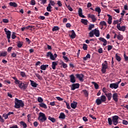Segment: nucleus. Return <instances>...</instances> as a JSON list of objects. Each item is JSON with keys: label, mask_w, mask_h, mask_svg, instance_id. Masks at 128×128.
Wrapping results in <instances>:
<instances>
[{"label": "nucleus", "mask_w": 128, "mask_h": 128, "mask_svg": "<svg viewBox=\"0 0 128 128\" xmlns=\"http://www.w3.org/2000/svg\"><path fill=\"white\" fill-rule=\"evenodd\" d=\"M57 57L58 54H54V55L52 54L51 56H50V58L52 60H55Z\"/></svg>", "instance_id": "obj_24"}, {"label": "nucleus", "mask_w": 128, "mask_h": 128, "mask_svg": "<svg viewBox=\"0 0 128 128\" xmlns=\"http://www.w3.org/2000/svg\"><path fill=\"white\" fill-rule=\"evenodd\" d=\"M38 120L41 124H42V122H44L46 120V114H44V113L40 112L39 113V116Z\"/></svg>", "instance_id": "obj_3"}, {"label": "nucleus", "mask_w": 128, "mask_h": 128, "mask_svg": "<svg viewBox=\"0 0 128 128\" xmlns=\"http://www.w3.org/2000/svg\"><path fill=\"white\" fill-rule=\"evenodd\" d=\"M16 38V32H12V40H14Z\"/></svg>", "instance_id": "obj_51"}, {"label": "nucleus", "mask_w": 128, "mask_h": 128, "mask_svg": "<svg viewBox=\"0 0 128 128\" xmlns=\"http://www.w3.org/2000/svg\"><path fill=\"white\" fill-rule=\"evenodd\" d=\"M88 18H92L93 22H96V16H94V14H88Z\"/></svg>", "instance_id": "obj_13"}, {"label": "nucleus", "mask_w": 128, "mask_h": 128, "mask_svg": "<svg viewBox=\"0 0 128 128\" xmlns=\"http://www.w3.org/2000/svg\"><path fill=\"white\" fill-rule=\"evenodd\" d=\"M4 30L6 32V35L7 38H10V34H12V32L8 30L6 28L4 29Z\"/></svg>", "instance_id": "obj_8"}, {"label": "nucleus", "mask_w": 128, "mask_h": 128, "mask_svg": "<svg viewBox=\"0 0 128 128\" xmlns=\"http://www.w3.org/2000/svg\"><path fill=\"white\" fill-rule=\"evenodd\" d=\"M108 68V61L105 60L104 63L102 64V68L101 71L102 74H106V70Z\"/></svg>", "instance_id": "obj_4"}, {"label": "nucleus", "mask_w": 128, "mask_h": 128, "mask_svg": "<svg viewBox=\"0 0 128 128\" xmlns=\"http://www.w3.org/2000/svg\"><path fill=\"white\" fill-rule=\"evenodd\" d=\"M88 58H90V54H88L86 56L84 57V60H86Z\"/></svg>", "instance_id": "obj_38"}, {"label": "nucleus", "mask_w": 128, "mask_h": 128, "mask_svg": "<svg viewBox=\"0 0 128 128\" xmlns=\"http://www.w3.org/2000/svg\"><path fill=\"white\" fill-rule=\"evenodd\" d=\"M115 58H116V60H118V62H120L122 60V58L120 56H118V54H116Z\"/></svg>", "instance_id": "obj_29"}, {"label": "nucleus", "mask_w": 128, "mask_h": 128, "mask_svg": "<svg viewBox=\"0 0 128 128\" xmlns=\"http://www.w3.org/2000/svg\"><path fill=\"white\" fill-rule=\"evenodd\" d=\"M72 32V34H69V36H70L71 38H76V32H74V30H72L71 31Z\"/></svg>", "instance_id": "obj_18"}, {"label": "nucleus", "mask_w": 128, "mask_h": 128, "mask_svg": "<svg viewBox=\"0 0 128 128\" xmlns=\"http://www.w3.org/2000/svg\"><path fill=\"white\" fill-rule=\"evenodd\" d=\"M8 55V52H0V58L2 56H6Z\"/></svg>", "instance_id": "obj_30"}, {"label": "nucleus", "mask_w": 128, "mask_h": 128, "mask_svg": "<svg viewBox=\"0 0 128 128\" xmlns=\"http://www.w3.org/2000/svg\"><path fill=\"white\" fill-rule=\"evenodd\" d=\"M47 68H48V64H42L40 66V70H46Z\"/></svg>", "instance_id": "obj_22"}, {"label": "nucleus", "mask_w": 128, "mask_h": 128, "mask_svg": "<svg viewBox=\"0 0 128 128\" xmlns=\"http://www.w3.org/2000/svg\"><path fill=\"white\" fill-rule=\"evenodd\" d=\"M94 30H92V31H90L89 33V36L90 38H92V36H94Z\"/></svg>", "instance_id": "obj_49"}, {"label": "nucleus", "mask_w": 128, "mask_h": 128, "mask_svg": "<svg viewBox=\"0 0 128 128\" xmlns=\"http://www.w3.org/2000/svg\"><path fill=\"white\" fill-rule=\"evenodd\" d=\"M112 98L113 100H114L115 102H118V93H114L112 95Z\"/></svg>", "instance_id": "obj_6"}, {"label": "nucleus", "mask_w": 128, "mask_h": 128, "mask_svg": "<svg viewBox=\"0 0 128 128\" xmlns=\"http://www.w3.org/2000/svg\"><path fill=\"white\" fill-rule=\"evenodd\" d=\"M112 48V46L108 45V50L110 51Z\"/></svg>", "instance_id": "obj_62"}, {"label": "nucleus", "mask_w": 128, "mask_h": 128, "mask_svg": "<svg viewBox=\"0 0 128 128\" xmlns=\"http://www.w3.org/2000/svg\"><path fill=\"white\" fill-rule=\"evenodd\" d=\"M66 6V8H68V10H70V12H72L74 10L72 9V7H70V5L66 4H65Z\"/></svg>", "instance_id": "obj_43"}, {"label": "nucleus", "mask_w": 128, "mask_h": 128, "mask_svg": "<svg viewBox=\"0 0 128 128\" xmlns=\"http://www.w3.org/2000/svg\"><path fill=\"white\" fill-rule=\"evenodd\" d=\"M99 40H100V42H104L103 46H106L108 44V42L106 41V40L104 39V38L101 37L99 38Z\"/></svg>", "instance_id": "obj_15"}, {"label": "nucleus", "mask_w": 128, "mask_h": 128, "mask_svg": "<svg viewBox=\"0 0 128 128\" xmlns=\"http://www.w3.org/2000/svg\"><path fill=\"white\" fill-rule=\"evenodd\" d=\"M100 100H102V102H104L106 101V97L104 95H102L100 96Z\"/></svg>", "instance_id": "obj_28"}, {"label": "nucleus", "mask_w": 128, "mask_h": 128, "mask_svg": "<svg viewBox=\"0 0 128 128\" xmlns=\"http://www.w3.org/2000/svg\"><path fill=\"white\" fill-rule=\"evenodd\" d=\"M20 126H22L23 128H28V125L26 124V122H24V121H21L20 122Z\"/></svg>", "instance_id": "obj_27"}, {"label": "nucleus", "mask_w": 128, "mask_h": 128, "mask_svg": "<svg viewBox=\"0 0 128 128\" xmlns=\"http://www.w3.org/2000/svg\"><path fill=\"white\" fill-rule=\"evenodd\" d=\"M78 106V102L74 101L73 102L71 103L70 106L72 108L76 109Z\"/></svg>", "instance_id": "obj_21"}, {"label": "nucleus", "mask_w": 128, "mask_h": 128, "mask_svg": "<svg viewBox=\"0 0 128 128\" xmlns=\"http://www.w3.org/2000/svg\"><path fill=\"white\" fill-rule=\"evenodd\" d=\"M2 22L4 24H8V19H3Z\"/></svg>", "instance_id": "obj_64"}, {"label": "nucleus", "mask_w": 128, "mask_h": 128, "mask_svg": "<svg viewBox=\"0 0 128 128\" xmlns=\"http://www.w3.org/2000/svg\"><path fill=\"white\" fill-rule=\"evenodd\" d=\"M88 20H86V19H82L81 20V22H82V24H83L85 26H88Z\"/></svg>", "instance_id": "obj_34"}, {"label": "nucleus", "mask_w": 128, "mask_h": 128, "mask_svg": "<svg viewBox=\"0 0 128 128\" xmlns=\"http://www.w3.org/2000/svg\"><path fill=\"white\" fill-rule=\"evenodd\" d=\"M116 28L120 32H124L126 30V26H120V23L117 24Z\"/></svg>", "instance_id": "obj_7"}, {"label": "nucleus", "mask_w": 128, "mask_h": 128, "mask_svg": "<svg viewBox=\"0 0 128 128\" xmlns=\"http://www.w3.org/2000/svg\"><path fill=\"white\" fill-rule=\"evenodd\" d=\"M18 86L20 88V90H26V88H28V82H22L19 81L18 83Z\"/></svg>", "instance_id": "obj_1"}, {"label": "nucleus", "mask_w": 128, "mask_h": 128, "mask_svg": "<svg viewBox=\"0 0 128 128\" xmlns=\"http://www.w3.org/2000/svg\"><path fill=\"white\" fill-rule=\"evenodd\" d=\"M82 48L83 50H88V45H86V44H83Z\"/></svg>", "instance_id": "obj_50"}, {"label": "nucleus", "mask_w": 128, "mask_h": 128, "mask_svg": "<svg viewBox=\"0 0 128 128\" xmlns=\"http://www.w3.org/2000/svg\"><path fill=\"white\" fill-rule=\"evenodd\" d=\"M119 118H120V117H118V116H112V122L114 126H116L118 124Z\"/></svg>", "instance_id": "obj_5"}, {"label": "nucleus", "mask_w": 128, "mask_h": 128, "mask_svg": "<svg viewBox=\"0 0 128 128\" xmlns=\"http://www.w3.org/2000/svg\"><path fill=\"white\" fill-rule=\"evenodd\" d=\"M58 118L62 120H64V118H66V114H64V112H61L58 116Z\"/></svg>", "instance_id": "obj_26"}, {"label": "nucleus", "mask_w": 128, "mask_h": 128, "mask_svg": "<svg viewBox=\"0 0 128 128\" xmlns=\"http://www.w3.org/2000/svg\"><path fill=\"white\" fill-rule=\"evenodd\" d=\"M36 78H38V80H42V76H40V74H36Z\"/></svg>", "instance_id": "obj_57"}, {"label": "nucleus", "mask_w": 128, "mask_h": 128, "mask_svg": "<svg viewBox=\"0 0 128 128\" xmlns=\"http://www.w3.org/2000/svg\"><path fill=\"white\" fill-rule=\"evenodd\" d=\"M52 54V52H48L46 55V56H47V58H48V57L50 58Z\"/></svg>", "instance_id": "obj_55"}, {"label": "nucleus", "mask_w": 128, "mask_h": 128, "mask_svg": "<svg viewBox=\"0 0 128 128\" xmlns=\"http://www.w3.org/2000/svg\"><path fill=\"white\" fill-rule=\"evenodd\" d=\"M57 4L58 5V6H62V2L60 0H58L57 2Z\"/></svg>", "instance_id": "obj_56"}, {"label": "nucleus", "mask_w": 128, "mask_h": 128, "mask_svg": "<svg viewBox=\"0 0 128 128\" xmlns=\"http://www.w3.org/2000/svg\"><path fill=\"white\" fill-rule=\"evenodd\" d=\"M118 88V85L116 84V83H112L110 84V88H114V90H116Z\"/></svg>", "instance_id": "obj_12"}, {"label": "nucleus", "mask_w": 128, "mask_h": 128, "mask_svg": "<svg viewBox=\"0 0 128 128\" xmlns=\"http://www.w3.org/2000/svg\"><path fill=\"white\" fill-rule=\"evenodd\" d=\"M70 82H72V84H74V82H76V77H74V75L71 74L70 76Z\"/></svg>", "instance_id": "obj_11"}, {"label": "nucleus", "mask_w": 128, "mask_h": 128, "mask_svg": "<svg viewBox=\"0 0 128 128\" xmlns=\"http://www.w3.org/2000/svg\"><path fill=\"white\" fill-rule=\"evenodd\" d=\"M92 84H94V88H96V90H98V84L96 82H92Z\"/></svg>", "instance_id": "obj_37"}, {"label": "nucleus", "mask_w": 128, "mask_h": 128, "mask_svg": "<svg viewBox=\"0 0 128 128\" xmlns=\"http://www.w3.org/2000/svg\"><path fill=\"white\" fill-rule=\"evenodd\" d=\"M96 102L97 104V106H100V104H102V102L100 98H97L96 100Z\"/></svg>", "instance_id": "obj_32"}, {"label": "nucleus", "mask_w": 128, "mask_h": 128, "mask_svg": "<svg viewBox=\"0 0 128 128\" xmlns=\"http://www.w3.org/2000/svg\"><path fill=\"white\" fill-rule=\"evenodd\" d=\"M60 30V28L58 26H55L52 28V32H56V30Z\"/></svg>", "instance_id": "obj_44"}, {"label": "nucleus", "mask_w": 128, "mask_h": 128, "mask_svg": "<svg viewBox=\"0 0 128 128\" xmlns=\"http://www.w3.org/2000/svg\"><path fill=\"white\" fill-rule=\"evenodd\" d=\"M82 92H84L85 96H86V98H88V90H82Z\"/></svg>", "instance_id": "obj_36"}, {"label": "nucleus", "mask_w": 128, "mask_h": 128, "mask_svg": "<svg viewBox=\"0 0 128 128\" xmlns=\"http://www.w3.org/2000/svg\"><path fill=\"white\" fill-rule=\"evenodd\" d=\"M117 38L118 40H124V36H122V35L118 34L117 36Z\"/></svg>", "instance_id": "obj_33"}, {"label": "nucleus", "mask_w": 128, "mask_h": 128, "mask_svg": "<svg viewBox=\"0 0 128 128\" xmlns=\"http://www.w3.org/2000/svg\"><path fill=\"white\" fill-rule=\"evenodd\" d=\"M124 58L126 62H128V56H126V54H124Z\"/></svg>", "instance_id": "obj_63"}, {"label": "nucleus", "mask_w": 128, "mask_h": 128, "mask_svg": "<svg viewBox=\"0 0 128 128\" xmlns=\"http://www.w3.org/2000/svg\"><path fill=\"white\" fill-rule=\"evenodd\" d=\"M56 66H58V63L56 62H52V70H56Z\"/></svg>", "instance_id": "obj_31"}, {"label": "nucleus", "mask_w": 128, "mask_h": 128, "mask_svg": "<svg viewBox=\"0 0 128 128\" xmlns=\"http://www.w3.org/2000/svg\"><path fill=\"white\" fill-rule=\"evenodd\" d=\"M30 82H31L30 84L32 86L33 88H36V86H38V84L35 82L34 81V80H30Z\"/></svg>", "instance_id": "obj_23"}, {"label": "nucleus", "mask_w": 128, "mask_h": 128, "mask_svg": "<svg viewBox=\"0 0 128 128\" xmlns=\"http://www.w3.org/2000/svg\"><path fill=\"white\" fill-rule=\"evenodd\" d=\"M24 103L22 100L18 99V98H15V108H24Z\"/></svg>", "instance_id": "obj_2"}, {"label": "nucleus", "mask_w": 128, "mask_h": 128, "mask_svg": "<svg viewBox=\"0 0 128 128\" xmlns=\"http://www.w3.org/2000/svg\"><path fill=\"white\" fill-rule=\"evenodd\" d=\"M78 12L79 16L83 18H85L84 15L82 14V8H78Z\"/></svg>", "instance_id": "obj_16"}, {"label": "nucleus", "mask_w": 128, "mask_h": 128, "mask_svg": "<svg viewBox=\"0 0 128 128\" xmlns=\"http://www.w3.org/2000/svg\"><path fill=\"white\" fill-rule=\"evenodd\" d=\"M38 102H40V104H42V102H44V99L42 98V97H38Z\"/></svg>", "instance_id": "obj_45"}, {"label": "nucleus", "mask_w": 128, "mask_h": 128, "mask_svg": "<svg viewBox=\"0 0 128 128\" xmlns=\"http://www.w3.org/2000/svg\"><path fill=\"white\" fill-rule=\"evenodd\" d=\"M9 4L10 6H13V8H18V4L14 2H10Z\"/></svg>", "instance_id": "obj_25"}, {"label": "nucleus", "mask_w": 128, "mask_h": 128, "mask_svg": "<svg viewBox=\"0 0 128 128\" xmlns=\"http://www.w3.org/2000/svg\"><path fill=\"white\" fill-rule=\"evenodd\" d=\"M107 16L108 17V24H112V16L110 14H108Z\"/></svg>", "instance_id": "obj_19"}, {"label": "nucleus", "mask_w": 128, "mask_h": 128, "mask_svg": "<svg viewBox=\"0 0 128 128\" xmlns=\"http://www.w3.org/2000/svg\"><path fill=\"white\" fill-rule=\"evenodd\" d=\"M20 74L22 78H26V72H20Z\"/></svg>", "instance_id": "obj_42"}, {"label": "nucleus", "mask_w": 128, "mask_h": 128, "mask_svg": "<svg viewBox=\"0 0 128 128\" xmlns=\"http://www.w3.org/2000/svg\"><path fill=\"white\" fill-rule=\"evenodd\" d=\"M46 10H48V12H52V6H50V4H48V6H47L46 8Z\"/></svg>", "instance_id": "obj_47"}, {"label": "nucleus", "mask_w": 128, "mask_h": 128, "mask_svg": "<svg viewBox=\"0 0 128 128\" xmlns=\"http://www.w3.org/2000/svg\"><path fill=\"white\" fill-rule=\"evenodd\" d=\"M48 120H50V122H56V118H52L50 116H49L48 117Z\"/></svg>", "instance_id": "obj_35"}, {"label": "nucleus", "mask_w": 128, "mask_h": 128, "mask_svg": "<svg viewBox=\"0 0 128 128\" xmlns=\"http://www.w3.org/2000/svg\"><path fill=\"white\" fill-rule=\"evenodd\" d=\"M38 20H45L46 17L44 16H40L38 18Z\"/></svg>", "instance_id": "obj_60"}, {"label": "nucleus", "mask_w": 128, "mask_h": 128, "mask_svg": "<svg viewBox=\"0 0 128 128\" xmlns=\"http://www.w3.org/2000/svg\"><path fill=\"white\" fill-rule=\"evenodd\" d=\"M105 96H106L108 101L110 100H112V93H105Z\"/></svg>", "instance_id": "obj_14"}, {"label": "nucleus", "mask_w": 128, "mask_h": 128, "mask_svg": "<svg viewBox=\"0 0 128 128\" xmlns=\"http://www.w3.org/2000/svg\"><path fill=\"white\" fill-rule=\"evenodd\" d=\"M93 30H94V34L97 38H98V36H100V30H97L96 28H95Z\"/></svg>", "instance_id": "obj_20"}, {"label": "nucleus", "mask_w": 128, "mask_h": 128, "mask_svg": "<svg viewBox=\"0 0 128 128\" xmlns=\"http://www.w3.org/2000/svg\"><path fill=\"white\" fill-rule=\"evenodd\" d=\"M12 78L15 80L14 82L16 84H18L19 82L20 81V80H18V78H16V77H13Z\"/></svg>", "instance_id": "obj_46"}, {"label": "nucleus", "mask_w": 128, "mask_h": 128, "mask_svg": "<svg viewBox=\"0 0 128 128\" xmlns=\"http://www.w3.org/2000/svg\"><path fill=\"white\" fill-rule=\"evenodd\" d=\"M94 28V24H91L89 26L88 30H92V29Z\"/></svg>", "instance_id": "obj_52"}, {"label": "nucleus", "mask_w": 128, "mask_h": 128, "mask_svg": "<svg viewBox=\"0 0 128 128\" xmlns=\"http://www.w3.org/2000/svg\"><path fill=\"white\" fill-rule=\"evenodd\" d=\"M122 124H123L125 126H128V120H122Z\"/></svg>", "instance_id": "obj_53"}, {"label": "nucleus", "mask_w": 128, "mask_h": 128, "mask_svg": "<svg viewBox=\"0 0 128 128\" xmlns=\"http://www.w3.org/2000/svg\"><path fill=\"white\" fill-rule=\"evenodd\" d=\"M76 78L80 80V82H84V74H76Z\"/></svg>", "instance_id": "obj_10"}, {"label": "nucleus", "mask_w": 128, "mask_h": 128, "mask_svg": "<svg viewBox=\"0 0 128 128\" xmlns=\"http://www.w3.org/2000/svg\"><path fill=\"white\" fill-rule=\"evenodd\" d=\"M38 106H40V108H44L45 110L48 108V106H46V104L44 102L40 103Z\"/></svg>", "instance_id": "obj_17"}, {"label": "nucleus", "mask_w": 128, "mask_h": 128, "mask_svg": "<svg viewBox=\"0 0 128 128\" xmlns=\"http://www.w3.org/2000/svg\"><path fill=\"white\" fill-rule=\"evenodd\" d=\"M100 26H106V22L104 21L100 22Z\"/></svg>", "instance_id": "obj_41"}, {"label": "nucleus", "mask_w": 128, "mask_h": 128, "mask_svg": "<svg viewBox=\"0 0 128 128\" xmlns=\"http://www.w3.org/2000/svg\"><path fill=\"white\" fill-rule=\"evenodd\" d=\"M112 24H118V20H114L112 22Z\"/></svg>", "instance_id": "obj_61"}, {"label": "nucleus", "mask_w": 128, "mask_h": 128, "mask_svg": "<svg viewBox=\"0 0 128 128\" xmlns=\"http://www.w3.org/2000/svg\"><path fill=\"white\" fill-rule=\"evenodd\" d=\"M95 11L97 12L98 14H100V12H102V9H100V7H96L95 8Z\"/></svg>", "instance_id": "obj_39"}, {"label": "nucleus", "mask_w": 128, "mask_h": 128, "mask_svg": "<svg viewBox=\"0 0 128 128\" xmlns=\"http://www.w3.org/2000/svg\"><path fill=\"white\" fill-rule=\"evenodd\" d=\"M108 120L109 126H112V118H108Z\"/></svg>", "instance_id": "obj_40"}, {"label": "nucleus", "mask_w": 128, "mask_h": 128, "mask_svg": "<svg viewBox=\"0 0 128 128\" xmlns=\"http://www.w3.org/2000/svg\"><path fill=\"white\" fill-rule=\"evenodd\" d=\"M2 116L4 118V120H6L8 118V115L6 114H3Z\"/></svg>", "instance_id": "obj_58"}, {"label": "nucleus", "mask_w": 128, "mask_h": 128, "mask_svg": "<svg viewBox=\"0 0 128 128\" xmlns=\"http://www.w3.org/2000/svg\"><path fill=\"white\" fill-rule=\"evenodd\" d=\"M62 66L64 68H68V64H66L62 62Z\"/></svg>", "instance_id": "obj_54"}, {"label": "nucleus", "mask_w": 128, "mask_h": 128, "mask_svg": "<svg viewBox=\"0 0 128 128\" xmlns=\"http://www.w3.org/2000/svg\"><path fill=\"white\" fill-rule=\"evenodd\" d=\"M26 40L28 42V44H30L32 41H30L28 38H26Z\"/></svg>", "instance_id": "obj_59"}, {"label": "nucleus", "mask_w": 128, "mask_h": 128, "mask_svg": "<svg viewBox=\"0 0 128 128\" xmlns=\"http://www.w3.org/2000/svg\"><path fill=\"white\" fill-rule=\"evenodd\" d=\"M23 43L20 42H18L17 44L18 48H20L22 46Z\"/></svg>", "instance_id": "obj_48"}, {"label": "nucleus", "mask_w": 128, "mask_h": 128, "mask_svg": "<svg viewBox=\"0 0 128 128\" xmlns=\"http://www.w3.org/2000/svg\"><path fill=\"white\" fill-rule=\"evenodd\" d=\"M80 88V84H73L71 86L72 90H74L76 88Z\"/></svg>", "instance_id": "obj_9"}]
</instances>
